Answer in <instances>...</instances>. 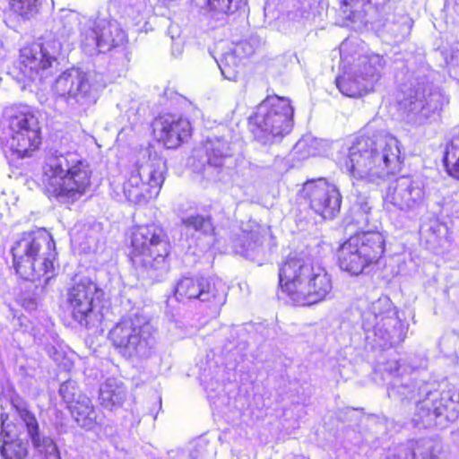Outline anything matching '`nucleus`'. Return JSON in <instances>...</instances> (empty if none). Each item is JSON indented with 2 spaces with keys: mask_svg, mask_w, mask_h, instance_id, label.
Returning <instances> with one entry per match:
<instances>
[{
  "mask_svg": "<svg viewBox=\"0 0 459 459\" xmlns=\"http://www.w3.org/2000/svg\"><path fill=\"white\" fill-rule=\"evenodd\" d=\"M401 151L398 140L391 135L361 136L349 148L342 162L353 186H378L385 177L400 169Z\"/></svg>",
  "mask_w": 459,
  "mask_h": 459,
  "instance_id": "f257e3e1",
  "label": "nucleus"
},
{
  "mask_svg": "<svg viewBox=\"0 0 459 459\" xmlns=\"http://www.w3.org/2000/svg\"><path fill=\"white\" fill-rule=\"evenodd\" d=\"M387 394L394 400L415 401V426L443 427L446 422L455 420L459 415V394L451 390L440 392L434 388L433 384L414 383L408 377L397 375L388 386Z\"/></svg>",
  "mask_w": 459,
  "mask_h": 459,
  "instance_id": "f03ea898",
  "label": "nucleus"
},
{
  "mask_svg": "<svg viewBox=\"0 0 459 459\" xmlns=\"http://www.w3.org/2000/svg\"><path fill=\"white\" fill-rule=\"evenodd\" d=\"M41 184L48 195L64 204H73L89 189L91 170L75 152L50 151L42 166Z\"/></svg>",
  "mask_w": 459,
  "mask_h": 459,
  "instance_id": "7ed1b4c3",
  "label": "nucleus"
},
{
  "mask_svg": "<svg viewBox=\"0 0 459 459\" xmlns=\"http://www.w3.org/2000/svg\"><path fill=\"white\" fill-rule=\"evenodd\" d=\"M281 290L296 306H309L323 301L332 290V280L318 264L302 257L290 256L279 268Z\"/></svg>",
  "mask_w": 459,
  "mask_h": 459,
  "instance_id": "20e7f679",
  "label": "nucleus"
},
{
  "mask_svg": "<svg viewBox=\"0 0 459 459\" xmlns=\"http://www.w3.org/2000/svg\"><path fill=\"white\" fill-rule=\"evenodd\" d=\"M80 24L81 47L89 55L109 51L126 41V32L116 21L85 19L82 23L80 14L72 10H61L52 30L60 39H66Z\"/></svg>",
  "mask_w": 459,
  "mask_h": 459,
  "instance_id": "39448f33",
  "label": "nucleus"
},
{
  "mask_svg": "<svg viewBox=\"0 0 459 459\" xmlns=\"http://www.w3.org/2000/svg\"><path fill=\"white\" fill-rule=\"evenodd\" d=\"M55 248L52 236L45 230L23 232L12 247L17 274L31 281L46 277L48 284L54 276Z\"/></svg>",
  "mask_w": 459,
  "mask_h": 459,
  "instance_id": "423d86ee",
  "label": "nucleus"
},
{
  "mask_svg": "<svg viewBox=\"0 0 459 459\" xmlns=\"http://www.w3.org/2000/svg\"><path fill=\"white\" fill-rule=\"evenodd\" d=\"M170 245L163 229L156 224L141 225L131 233V260L134 267L153 281L169 271Z\"/></svg>",
  "mask_w": 459,
  "mask_h": 459,
  "instance_id": "0eeeda50",
  "label": "nucleus"
},
{
  "mask_svg": "<svg viewBox=\"0 0 459 459\" xmlns=\"http://www.w3.org/2000/svg\"><path fill=\"white\" fill-rule=\"evenodd\" d=\"M104 84L98 75L79 69H69L55 81L56 104L65 112L82 115L96 104Z\"/></svg>",
  "mask_w": 459,
  "mask_h": 459,
  "instance_id": "6e6552de",
  "label": "nucleus"
},
{
  "mask_svg": "<svg viewBox=\"0 0 459 459\" xmlns=\"http://www.w3.org/2000/svg\"><path fill=\"white\" fill-rule=\"evenodd\" d=\"M348 42L341 45L343 74L336 80V86L345 96L361 97L371 91L381 76L385 66L384 57L378 54H355L349 56Z\"/></svg>",
  "mask_w": 459,
  "mask_h": 459,
  "instance_id": "1a4fd4ad",
  "label": "nucleus"
},
{
  "mask_svg": "<svg viewBox=\"0 0 459 459\" xmlns=\"http://www.w3.org/2000/svg\"><path fill=\"white\" fill-rule=\"evenodd\" d=\"M108 340L124 358L146 359L155 350L152 327L139 312L123 316L108 332Z\"/></svg>",
  "mask_w": 459,
  "mask_h": 459,
  "instance_id": "9d476101",
  "label": "nucleus"
},
{
  "mask_svg": "<svg viewBox=\"0 0 459 459\" xmlns=\"http://www.w3.org/2000/svg\"><path fill=\"white\" fill-rule=\"evenodd\" d=\"M293 113L290 99L268 96L249 118L255 139L264 145L280 142L292 128Z\"/></svg>",
  "mask_w": 459,
  "mask_h": 459,
  "instance_id": "9b49d317",
  "label": "nucleus"
},
{
  "mask_svg": "<svg viewBox=\"0 0 459 459\" xmlns=\"http://www.w3.org/2000/svg\"><path fill=\"white\" fill-rule=\"evenodd\" d=\"M362 327L368 340L385 349L403 342L406 327L397 316L391 299L383 296L362 313Z\"/></svg>",
  "mask_w": 459,
  "mask_h": 459,
  "instance_id": "f8f14e48",
  "label": "nucleus"
},
{
  "mask_svg": "<svg viewBox=\"0 0 459 459\" xmlns=\"http://www.w3.org/2000/svg\"><path fill=\"white\" fill-rule=\"evenodd\" d=\"M0 141L20 157H27L40 144L38 117L29 106L12 110L0 124Z\"/></svg>",
  "mask_w": 459,
  "mask_h": 459,
  "instance_id": "ddd939ff",
  "label": "nucleus"
},
{
  "mask_svg": "<svg viewBox=\"0 0 459 459\" xmlns=\"http://www.w3.org/2000/svg\"><path fill=\"white\" fill-rule=\"evenodd\" d=\"M165 162L161 159L149 160L136 165L122 186L126 201L142 204L159 195L164 182Z\"/></svg>",
  "mask_w": 459,
  "mask_h": 459,
  "instance_id": "4468645a",
  "label": "nucleus"
},
{
  "mask_svg": "<svg viewBox=\"0 0 459 459\" xmlns=\"http://www.w3.org/2000/svg\"><path fill=\"white\" fill-rule=\"evenodd\" d=\"M424 183L410 177H399L392 181L384 195V206L390 212L401 211L414 218L427 209Z\"/></svg>",
  "mask_w": 459,
  "mask_h": 459,
  "instance_id": "2eb2a0df",
  "label": "nucleus"
},
{
  "mask_svg": "<svg viewBox=\"0 0 459 459\" xmlns=\"http://www.w3.org/2000/svg\"><path fill=\"white\" fill-rule=\"evenodd\" d=\"M102 296L103 291L96 282L87 277L80 279L67 294L72 317L86 328L97 327L102 320L97 309Z\"/></svg>",
  "mask_w": 459,
  "mask_h": 459,
  "instance_id": "dca6fc26",
  "label": "nucleus"
},
{
  "mask_svg": "<svg viewBox=\"0 0 459 459\" xmlns=\"http://www.w3.org/2000/svg\"><path fill=\"white\" fill-rule=\"evenodd\" d=\"M60 50L61 43L58 39L34 43L21 49L15 68L30 81H42L52 74Z\"/></svg>",
  "mask_w": 459,
  "mask_h": 459,
  "instance_id": "f3484780",
  "label": "nucleus"
},
{
  "mask_svg": "<svg viewBox=\"0 0 459 459\" xmlns=\"http://www.w3.org/2000/svg\"><path fill=\"white\" fill-rule=\"evenodd\" d=\"M448 103L447 97L432 83H419L404 100L407 118L410 122L422 125L437 114Z\"/></svg>",
  "mask_w": 459,
  "mask_h": 459,
  "instance_id": "a211bd4d",
  "label": "nucleus"
},
{
  "mask_svg": "<svg viewBox=\"0 0 459 459\" xmlns=\"http://www.w3.org/2000/svg\"><path fill=\"white\" fill-rule=\"evenodd\" d=\"M174 295L181 302L198 299L221 307L226 301L227 288L220 280L183 277L177 282Z\"/></svg>",
  "mask_w": 459,
  "mask_h": 459,
  "instance_id": "6ab92c4d",
  "label": "nucleus"
},
{
  "mask_svg": "<svg viewBox=\"0 0 459 459\" xmlns=\"http://www.w3.org/2000/svg\"><path fill=\"white\" fill-rule=\"evenodd\" d=\"M302 195L310 208L324 219L332 220L340 212L342 195L338 188L325 178L307 181Z\"/></svg>",
  "mask_w": 459,
  "mask_h": 459,
  "instance_id": "aec40b11",
  "label": "nucleus"
},
{
  "mask_svg": "<svg viewBox=\"0 0 459 459\" xmlns=\"http://www.w3.org/2000/svg\"><path fill=\"white\" fill-rule=\"evenodd\" d=\"M204 160H200L199 171L209 180H221V173L232 158V149L229 142L221 137L209 138L203 146Z\"/></svg>",
  "mask_w": 459,
  "mask_h": 459,
  "instance_id": "412c9836",
  "label": "nucleus"
},
{
  "mask_svg": "<svg viewBox=\"0 0 459 459\" xmlns=\"http://www.w3.org/2000/svg\"><path fill=\"white\" fill-rule=\"evenodd\" d=\"M154 133L159 140L169 148H176L185 142L191 134V125L188 119L174 115L164 114L153 124Z\"/></svg>",
  "mask_w": 459,
  "mask_h": 459,
  "instance_id": "4be33fe9",
  "label": "nucleus"
},
{
  "mask_svg": "<svg viewBox=\"0 0 459 459\" xmlns=\"http://www.w3.org/2000/svg\"><path fill=\"white\" fill-rule=\"evenodd\" d=\"M20 418L35 450V457L37 459H61L56 444L52 438L39 431L35 416L29 411L23 410L20 411Z\"/></svg>",
  "mask_w": 459,
  "mask_h": 459,
  "instance_id": "5701e85b",
  "label": "nucleus"
},
{
  "mask_svg": "<svg viewBox=\"0 0 459 459\" xmlns=\"http://www.w3.org/2000/svg\"><path fill=\"white\" fill-rule=\"evenodd\" d=\"M268 230L262 227H256L250 231H242L234 239L233 249L237 254L262 264L266 255L264 241L267 238Z\"/></svg>",
  "mask_w": 459,
  "mask_h": 459,
  "instance_id": "b1692460",
  "label": "nucleus"
},
{
  "mask_svg": "<svg viewBox=\"0 0 459 459\" xmlns=\"http://www.w3.org/2000/svg\"><path fill=\"white\" fill-rule=\"evenodd\" d=\"M254 53L253 46L241 41L231 44L228 49L216 60L223 77L230 81H236L240 72L243 59Z\"/></svg>",
  "mask_w": 459,
  "mask_h": 459,
  "instance_id": "393cba45",
  "label": "nucleus"
},
{
  "mask_svg": "<svg viewBox=\"0 0 459 459\" xmlns=\"http://www.w3.org/2000/svg\"><path fill=\"white\" fill-rule=\"evenodd\" d=\"M358 240L350 237L338 250V263L342 270L352 275L363 273L369 263L358 246Z\"/></svg>",
  "mask_w": 459,
  "mask_h": 459,
  "instance_id": "a878e982",
  "label": "nucleus"
},
{
  "mask_svg": "<svg viewBox=\"0 0 459 459\" xmlns=\"http://www.w3.org/2000/svg\"><path fill=\"white\" fill-rule=\"evenodd\" d=\"M8 414L2 412L0 415V454L4 459H25L27 446L21 440H13L15 434L11 429L12 425L8 421Z\"/></svg>",
  "mask_w": 459,
  "mask_h": 459,
  "instance_id": "bb28decb",
  "label": "nucleus"
},
{
  "mask_svg": "<svg viewBox=\"0 0 459 459\" xmlns=\"http://www.w3.org/2000/svg\"><path fill=\"white\" fill-rule=\"evenodd\" d=\"M358 240L361 253L367 257L369 264L377 263L385 252L384 236L377 230L359 231L353 236Z\"/></svg>",
  "mask_w": 459,
  "mask_h": 459,
  "instance_id": "cd10ccee",
  "label": "nucleus"
},
{
  "mask_svg": "<svg viewBox=\"0 0 459 459\" xmlns=\"http://www.w3.org/2000/svg\"><path fill=\"white\" fill-rule=\"evenodd\" d=\"M126 396L124 384L117 378H108L100 386L99 401L108 410L120 407Z\"/></svg>",
  "mask_w": 459,
  "mask_h": 459,
  "instance_id": "c85d7f7f",
  "label": "nucleus"
},
{
  "mask_svg": "<svg viewBox=\"0 0 459 459\" xmlns=\"http://www.w3.org/2000/svg\"><path fill=\"white\" fill-rule=\"evenodd\" d=\"M71 413L76 422L85 429H91L98 420L97 412L91 401L85 395H78L75 402L69 405Z\"/></svg>",
  "mask_w": 459,
  "mask_h": 459,
  "instance_id": "c756f323",
  "label": "nucleus"
},
{
  "mask_svg": "<svg viewBox=\"0 0 459 459\" xmlns=\"http://www.w3.org/2000/svg\"><path fill=\"white\" fill-rule=\"evenodd\" d=\"M372 202L367 195H358L353 209V221L359 231L376 230L377 221L372 216Z\"/></svg>",
  "mask_w": 459,
  "mask_h": 459,
  "instance_id": "7c9ffc66",
  "label": "nucleus"
},
{
  "mask_svg": "<svg viewBox=\"0 0 459 459\" xmlns=\"http://www.w3.org/2000/svg\"><path fill=\"white\" fill-rule=\"evenodd\" d=\"M193 2L196 6L209 7L211 11L217 13L231 14L246 4L247 0H193Z\"/></svg>",
  "mask_w": 459,
  "mask_h": 459,
  "instance_id": "2f4dec72",
  "label": "nucleus"
},
{
  "mask_svg": "<svg viewBox=\"0 0 459 459\" xmlns=\"http://www.w3.org/2000/svg\"><path fill=\"white\" fill-rule=\"evenodd\" d=\"M181 223L186 229L194 230L203 235H212L215 230L210 215L191 214L182 217Z\"/></svg>",
  "mask_w": 459,
  "mask_h": 459,
  "instance_id": "473e14b6",
  "label": "nucleus"
},
{
  "mask_svg": "<svg viewBox=\"0 0 459 459\" xmlns=\"http://www.w3.org/2000/svg\"><path fill=\"white\" fill-rule=\"evenodd\" d=\"M443 160L447 173L459 179V135L446 145Z\"/></svg>",
  "mask_w": 459,
  "mask_h": 459,
  "instance_id": "72a5a7b5",
  "label": "nucleus"
},
{
  "mask_svg": "<svg viewBox=\"0 0 459 459\" xmlns=\"http://www.w3.org/2000/svg\"><path fill=\"white\" fill-rule=\"evenodd\" d=\"M446 231V228L445 225L437 221H432L429 225L422 226L420 232L430 247L435 248L440 244Z\"/></svg>",
  "mask_w": 459,
  "mask_h": 459,
  "instance_id": "f704fd0d",
  "label": "nucleus"
},
{
  "mask_svg": "<svg viewBox=\"0 0 459 459\" xmlns=\"http://www.w3.org/2000/svg\"><path fill=\"white\" fill-rule=\"evenodd\" d=\"M395 459H430L429 453H420V445L417 441H409L398 447L394 455Z\"/></svg>",
  "mask_w": 459,
  "mask_h": 459,
  "instance_id": "c9c22d12",
  "label": "nucleus"
},
{
  "mask_svg": "<svg viewBox=\"0 0 459 459\" xmlns=\"http://www.w3.org/2000/svg\"><path fill=\"white\" fill-rule=\"evenodd\" d=\"M9 8L22 17L28 18L37 11V0H7Z\"/></svg>",
  "mask_w": 459,
  "mask_h": 459,
  "instance_id": "e433bc0d",
  "label": "nucleus"
},
{
  "mask_svg": "<svg viewBox=\"0 0 459 459\" xmlns=\"http://www.w3.org/2000/svg\"><path fill=\"white\" fill-rule=\"evenodd\" d=\"M59 394L68 405L75 402L78 398V395H82L79 394L76 384L74 381L64 382L60 385Z\"/></svg>",
  "mask_w": 459,
  "mask_h": 459,
  "instance_id": "4c0bfd02",
  "label": "nucleus"
},
{
  "mask_svg": "<svg viewBox=\"0 0 459 459\" xmlns=\"http://www.w3.org/2000/svg\"><path fill=\"white\" fill-rule=\"evenodd\" d=\"M386 0H376L375 4H382ZM372 0H340V3L345 6L350 7L349 12V17L351 14H355L357 13H361L365 11V7L371 4Z\"/></svg>",
  "mask_w": 459,
  "mask_h": 459,
  "instance_id": "58836bf2",
  "label": "nucleus"
},
{
  "mask_svg": "<svg viewBox=\"0 0 459 459\" xmlns=\"http://www.w3.org/2000/svg\"><path fill=\"white\" fill-rule=\"evenodd\" d=\"M121 3L128 7V10L126 11L128 15L132 14L134 19L140 16L143 7V0H121Z\"/></svg>",
  "mask_w": 459,
  "mask_h": 459,
  "instance_id": "ea45409f",
  "label": "nucleus"
},
{
  "mask_svg": "<svg viewBox=\"0 0 459 459\" xmlns=\"http://www.w3.org/2000/svg\"><path fill=\"white\" fill-rule=\"evenodd\" d=\"M413 22L411 18L404 16L402 22V29L398 35L395 36L398 41L408 38L412 28Z\"/></svg>",
  "mask_w": 459,
  "mask_h": 459,
  "instance_id": "a19ab883",
  "label": "nucleus"
},
{
  "mask_svg": "<svg viewBox=\"0 0 459 459\" xmlns=\"http://www.w3.org/2000/svg\"><path fill=\"white\" fill-rule=\"evenodd\" d=\"M401 368L402 365L396 359L389 360L385 365V370L387 371L390 375L399 372Z\"/></svg>",
  "mask_w": 459,
  "mask_h": 459,
  "instance_id": "79ce46f5",
  "label": "nucleus"
},
{
  "mask_svg": "<svg viewBox=\"0 0 459 459\" xmlns=\"http://www.w3.org/2000/svg\"><path fill=\"white\" fill-rule=\"evenodd\" d=\"M171 39L174 41L172 45V55L178 56L182 52V41L180 39H175L174 36H171Z\"/></svg>",
  "mask_w": 459,
  "mask_h": 459,
  "instance_id": "37998d69",
  "label": "nucleus"
},
{
  "mask_svg": "<svg viewBox=\"0 0 459 459\" xmlns=\"http://www.w3.org/2000/svg\"><path fill=\"white\" fill-rule=\"evenodd\" d=\"M307 143V140L303 139V140H300L298 142V143L296 144V149L298 150H301L305 147Z\"/></svg>",
  "mask_w": 459,
  "mask_h": 459,
  "instance_id": "c03bdc74",
  "label": "nucleus"
},
{
  "mask_svg": "<svg viewBox=\"0 0 459 459\" xmlns=\"http://www.w3.org/2000/svg\"><path fill=\"white\" fill-rule=\"evenodd\" d=\"M309 155H314L315 153L314 152H307Z\"/></svg>",
  "mask_w": 459,
  "mask_h": 459,
  "instance_id": "a18cd8bd",
  "label": "nucleus"
}]
</instances>
